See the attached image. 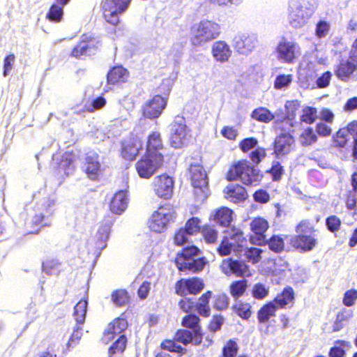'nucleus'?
<instances>
[{
  "instance_id": "1",
  "label": "nucleus",
  "mask_w": 357,
  "mask_h": 357,
  "mask_svg": "<svg viewBox=\"0 0 357 357\" xmlns=\"http://www.w3.org/2000/svg\"><path fill=\"white\" fill-rule=\"evenodd\" d=\"M220 34V26L211 20H202L190 29V42L195 47H200L213 40Z\"/></svg>"
},
{
  "instance_id": "2",
  "label": "nucleus",
  "mask_w": 357,
  "mask_h": 357,
  "mask_svg": "<svg viewBox=\"0 0 357 357\" xmlns=\"http://www.w3.org/2000/svg\"><path fill=\"white\" fill-rule=\"evenodd\" d=\"M262 176L259 171L250 167L246 162H238L233 165L227 174L229 181L240 180L245 185H256Z\"/></svg>"
},
{
  "instance_id": "3",
  "label": "nucleus",
  "mask_w": 357,
  "mask_h": 357,
  "mask_svg": "<svg viewBox=\"0 0 357 357\" xmlns=\"http://www.w3.org/2000/svg\"><path fill=\"white\" fill-rule=\"evenodd\" d=\"M314 11L305 7L302 0H289L287 6V20L294 29H299L305 26L311 18Z\"/></svg>"
},
{
  "instance_id": "4",
  "label": "nucleus",
  "mask_w": 357,
  "mask_h": 357,
  "mask_svg": "<svg viewBox=\"0 0 357 357\" xmlns=\"http://www.w3.org/2000/svg\"><path fill=\"white\" fill-rule=\"evenodd\" d=\"M199 251L197 247L190 246L185 248L181 253H178L175 260L178 270L192 273L202 271L206 265V261L204 258L195 259Z\"/></svg>"
},
{
  "instance_id": "5",
  "label": "nucleus",
  "mask_w": 357,
  "mask_h": 357,
  "mask_svg": "<svg viewBox=\"0 0 357 357\" xmlns=\"http://www.w3.org/2000/svg\"><path fill=\"white\" fill-rule=\"evenodd\" d=\"M176 218V213L173 208L162 206L152 213L148 220L147 225L153 232L162 233L171 223L175 222Z\"/></svg>"
},
{
  "instance_id": "6",
  "label": "nucleus",
  "mask_w": 357,
  "mask_h": 357,
  "mask_svg": "<svg viewBox=\"0 0 357 357\" xmlns=\"http://www.w3.org/2000/svg\"><path fill=\"white\" fill-rule=\"evenodd\" d=\"M246 243L243 231L240 229L232 228L229 237L226 236L222 239L218 252L221 256L228 255L233 252L236 256L241 257Z\"/></svg>"
},
{
  "instance_id": "7",
  "label": "nucleus",
  "mask_w": 357,
  "mask_h": 357,
  "mask_svg": "<svg viewBox=\"0 0 357 357\" xmlns=\"http://www.w3.org/2000/svg\"><path fill=\"white\" fill-rule=\"evenodd\" d=\"M163 164V157L145 153L135 163V167L141 178L149 179L162 168Z\"/></svg>"
},
{
  "instance_id": "8",
  "label": "nucleus",
  "mask_w": 357,
  "mask_h": 357,
  "mask_svg": "<svg viewBox=\"0 0 357 357\" xmlns=\"http://www.w3.org/2000/svg\"><path fill=\"white\" fill-rule=\"evenodd\" d=\"M131 0H103L101 9L105 20L112 25H117L119 17L127 10Z\"/></svg>"
},
{
  "instance_id": "9",
  "label": "nucleus",
  "mask_w": 357,
  "mask_h": 357,
  "mask_svg": "<svg viewBox=\"0 0 357 357\" xmlns=\"http://www.w3.org/2000/svg\"><path fill=\"white\" fill-rule=\"evenodd\" d=\"M171 126V146L175 149H181L186 146L189 143L190 135L185 119L180 116H176Z\"/></svg>"
},
{
  "instance_id": "10",
  "label": "nucleus",
  "mask_w": 357,
  "mask_h": 357,
  "mask_svg": "<svg viewBox=\"0 0 357 357\" xmlns=\"http://www.w3.org/2000/svg\"><path fill=\"white\" fill-rule=\"evenodd\" d=\"M155 195L161 199H168L173 195L174 181L172 177L166 174L155 176L151 183Z\"/></svg>"
},
{
  "instance_id": "11",
  "label": "nucleus",
  "mask_w": 357,
  "mask_h": 357,
  "mask_svg": "<svg viewBox=\"0 0 357 357\" xmlns=\"http://www.w3.org/2000/svg\"><path fill=\"white\" fill-rule=\"evenodd\" d=\"M298 51L299 47L296 43L282 38L278 43L275 54L278 60L285 63H291L296 57Z\"/></svg>"
},
{
  "instance_id": "12",
  "label": "nucleus",
  "mask_w": 357,
  "mask_h": 357,
  "mask_svg": "<svg viewBox=\"0 0 357 357\" xmlns=\"http://www.w3.org/2000/svg\"><path fill=\"white\" fill-rule=\"evenodd\" d=\"M258 44L257 36L252 33L236 36L234 39V47L241 54L248 55Z\"/></svg>"
},
{
  "instance_id": "13",
  "label": "nucleus",
  "mask_w": 357,
  "mask_h": 357,
  "mask_svg": "<svg viewBox=\"0 0 357 357\" xmlns=\"http://www.w3.org/2000/svg\"><path fill=\"white\" fill-rule=\"evenodd\" d=\"M166 105V98L161 96H155L148 100L143 105V116L149 119H157L161 115Z\"/></svg>"
},
{
  "instance_id": "14",
  "label": "nucleus",
  "mask_w": 357,
  "mask_h": 357,
  "mask_svg": "<svg viewBox=\"0 0 357 357\" xmlns=\"http://www.w3.org/2000/svg\"><path fill=\"white\" fill-rule=\"evenodd\" d=\"M250 227L254 234L250 236L252 243L259 245L265 244L267 240L264 234L269 227L268 221L261 217L255 218L250 222Z\"/></svg>"
},
{
  "instance_id": "15",
  "label": "nucleus",
  "mask_w": 357,
  "mask_h": 357,
  "mask_svg": "<svg viewBox=\"0 0 357 357\" xmlns=\"http://www.w3.org/2000/svg\"><path fill=\"white\" fill-rule=\"evenodd\" d=\"M204 287L202 280L197 278L190 279H181L176 284V293L180 296L187 294H197Z\"/></svg>"
},
{
  "instance_id": "16",
  "label": "nucleus",
  "mask_w": 357,
  "mask_h": 357,
  "mask_svg": "<svg viewBox=\"0 0 357 357\" xmlns=\"http://www.w3.org/2000/svg\"><path fill=\"white\" fill-rule=\"evenodd\" d=\"M222 271L227 275L235 274L239 277H248L251 275L248 266L245 263L231 259H227L222 261L220 266Z\"/></svg>"
},
{
  "instance_id": "17",
  "label": "nucleus",
  "mask_w": 357,
  "mask_h": 357,
  "mask_svg": "<svg viewBox=\"0 0 357 357\" xmlns=\"http://www.w3.org/2000/svg\"><path fill=\"white\" fill-rule=\"evenodd\" d=\"M128 327V322L125 319L118 318L109 323L105 330L102 340L104 343L108 344L116 336L124 335L123 333Z\"/></svg>"
},
{
  "instance_id": "18",
  "label": "nucleus",
  "mask_w": 357,
  "mask_h": 357,
  "mask_svg": "<svg viewBox=\"0 0 357 357\" xmlns=\"http://www.w3.org/2000/svg\"><path fill=\"white\" fill-rule=\"evenodd\" d=\"M294 149V139L289 134H282L275 140L274 152L278 157L289 154Z\"/></svg>"
},
{
  "instance_id": "19",
  "label": "nucleus",
  "mask_w": 357,
  "mask_h": 357,
  "mask_svg": "<svg viewBox=\"0 0 357 357\" xmlns=\"http://www.w3.org/2000/svg\"><path fill=\"white\" fill-rule=\"evenodd\" d=\"M291 244L297 250L308 252L316 246L317 238L313 234H298L291 238Z\"/></svg>"
},
{
  "instance_id": "20",
  "label": "nucleus",
  "mask_w": 357,
  "mask_h": 357,
  "mask_svg": "<svg viewBox=\"0 0 357 357\" xmlns=\"http://www.w3.org/2000/svg\"><path fill=\"white\" fill-rule=\"evenodd\" d=\"M128 196L126 190L116 192L109 202V210L116 215H121L128 206Z\"/></svg>"
},
{
  "instance_id": "21",
  "label": "nucleus",
  "mask_w": 357,
  "mask_h": 357,
  "mask_svg": "<svg viewBox=\"0 0 357 357\" xmlns=\"http://www.w3.org/2000/svg\"><path fill=\"white\" fill-rule=\"evenodd\" d=\"M225 197L234 204L243 202L248 198L245 189L239 185L229 184L224 190Z\"/></svg>"
},
{
  "instance_id": "22",
  "label": "nucleus",
  "mask_w": 357,
  "mask_h": 357,
  "mask_svg": "<svg viewBox=\"0 0 357 357\" xmlns=\"http://www.w3.org/2000/svg\"><path fill=\"white\" fill-rule=\"evenodd\" d=\"M211 53L216 61L225 63L230 58L232 51L226 42L218 40L213 44Z\"/></svg>"
},
{
  "instance_id": "23",
  "label": "nucleus",
  "mask_w": 357,
  "mask_h": 357,
  "mask_svg": "<svg viewBox=\"0 0 357 357\" xmlns=\"http://www.w3.org/2000/svg\"><path fill=\"white\" fill-rule=\"evenodd\" d=\"M84 168L86 174L91 179L95 180L98 177L100 169V164L99 156L96 153L90 152L87 154Z\"/></svg>"
},
{
  "instance_id": "24",
  "label": "nucleus",
  "mask_w": 357,
  "mask_h": 357,
  "mask_svg": "<svg viewBox=\"0 0 357 357\" xmlns=\"http://www.w3.org/2000/svg\"><path fill=\"white\" fill-rule=\"evenodd\" d=\"M165 149L160 137V134L157 132L151 133L149 137L146 144V153L150 155H159L164 158Z\"/></svg>"
},
{
  "instance_id": "25",
  "label": "nucleus",
  "mask_w": 357,
  "mask_h": 357,
  "mask_svg": "<svg viewBox=\"0 0 357 357\" xmlns=\"http://www.w3.org/2000/svg\"><path fill=\"white\" fill-rule=\"evenodd\" d=\"M143 143L139 137H134L128 141L124 145L122 155L128 160H132L142 149Z\"/></svg>"
},
{
  "instance_id": "26",
  "label": "nucleus",
  "mask_w": 357,
  "mask_h": 357,
  "mask_svg": "<svg viewBox=\"0 0 357 357\" xmlns=\"http://www.w3.org/2000/svg\"><path fill=\"white\" fill-rule=\"evenodd\" d=\"M233 211L227 207H222L211 215L210 219L223 227H227L233 220Z\"/></svg>"
},
{
  "instance_id": "27",
  "label": "nucleus",
  "mask_w": 357,
  "mask_h": 357,
  "mask_svg": "<svg viewBox=\"0 0 357 357\" xmlns=\"http://www.w3.org/2000/svg\"><path fill=\"white\" fill-rule=\"evenodd\" d=\"M356 62L349 60L342 61L335 70L337 77L342 81H348L356 69Z\"/></svg>"
},
{
  "instance_id": "28",
  "label": "nucleus",
  "mask_w": 357,
  "mask_h": 357,
  "mask_svg": "<svg viewBox=\"0 0 357 357\" xmlns=\"http://www.w3.org/2000/svg\"><path fill=\"white\" fill-rule=\"evenodd\" d=\"M95 41L90 34H84L81 38L80 43L73 49L72 55L78 58L82 55L86 54L89 49L93 45Z\"/></svg>"
},
{
  "instance_id": "29",
  "label": "nucleus",
  "mask_w": 357,
  "mask_h": 357,
  "mask_svg": "<svg viewBox=\"0 0 357 357\" xmlns=\"http://www.w3.org/2000/svg\"><path fill=\"white\" fill-rule=\"evenodd\" d=\"M128 77V72L121 66L114 67L107 74V81L110 84L124 82Z\"/></svg>"
},
{
  "instance_id": "30",
  "label": "nucleus",
  "mask_w": 357,
  "mask_h": 357,
  "mask_svg": "<svg viewBox=\"0 0 357 357\" xmlns=\"http://www.w3.org/2000/svg\"><path fill=\"white\" fill-rule=\"evenodd\" d=\"M192 185H205L207 182L206 174L199 165H192L190 167Z\"/></svg>"
},
{
  "instance_id": "31",
  "label": "nucleus",
  "mask_w": 357,
  "mask_h": 357,
  "mask_svg": "<svg viewBox=\"0 0 357 357\" xmlns=\"http://www.w3.org/2000/svg\"><path fill=\"white\" fill-rule=\"evenodd\" d=\"M278 307L274 303V302H270L268 304L264 305L258 312V319L259 322L264 323L268 321V319L275 316V312Z\"/></svg>"
},
{
  "instance_id": "32",
  "label": "nucleus",
  "mask_w": 357,
  "mask_h": 357,
  "mask_svg": "<svg viewBox=\"0 0 357 357\" xmlns=\"http://www.w3.org/2000/svg\"><path fill=\"white\" fill-rule=\"evenodd\" d=\"M110 229L111 225L109 223L102 224L99 227L96 234L98 248L102 249L106 246V241L109 238Z\"/></svg>"
},
{
  "instance_id": "33",
  "label": "nucleus",
  "mask_w": 357,
  "mask_h": 357,
  "mask_svg": "<svg viewBox=\"0 0 357 357\" xmlns=\"http://www.w3.org/2000/svg\"><path fill=\"white\" fill-rule=\"evenodd\" d=\"M294 298V290L291 287L285 288L281 294L278 295L273 301L280 307H284L293 301Z\"/></svg>"
},
{
  "instance_id": "34",
  "label": "nucleus",
  "mask_w": 357,
  "mask_h": 357,
  "mask_svg": "<svg viewBox=\"0 0 357 357\" xmlns=\"http://www.w3.org/2000/svg\"><path fill=\"white\" fill-rule=\"evenodd\" d=\"M211 297V291H208L199 299L197 304V310L199 314L203 317H208L210 314L209 300Z\"/></svg>"
},
{
  "instance_id": "35",
  "label": "nucleus",
  "mask_w": 357,
  "mask_h": 357,
  "mask_svg": "<svg viewBox=\"0 0 357 357\" xmlns=\"http://www.w3.org/2000/svg\"><path fill=\"white\" fill-rule=\"evenodd\" d=\"M251 116L257 121L269 123L274 119V115L265 107H259L252 111Z\"/></svg>"
},
{
  "instance_id": "36",
  "label": "nucleus",
  "mask_w": 357,
  "mask_h": 357,
  "mask_svg": "<svg viewBox=\"0 0 357 357\" xmlns=\"http://www.w3.org/2000/svg\"><path fill=\"white\" fill-rule=\"evenodd\" d=\"M328 353L329 357H344L345 351L344 348L350 347L351 344L349 342L345 340H336Z\"/></svg>"
},
{
  "instance_id": "37",
  "label": "nucleus",
  "mask_w": 357,
  "mask_h": 357,
  "mask_svg": "<svg viewBox=\"0 0 357 357\" xmlns=\"http://www.w3.org/2000/svg\"><path fill=\"white\" fill-rule=\"evenodd\" d=\"M331 29V24L330 22L326 20H319L314 29V35L319 39L326 38L330 33Z\"/></svg>"
},
{
  "instance_id": "38",
  "label": "nucleus",
  "mask_w": 357,
  "mask_h": 357,
  "mask_svg": "<svg viewBox=\"0 0 357 357\" xmlns=\"http://www.w3.org/2000/svg\"><path fill=\"white\" fill-rule=\"evenodd\" d=\"M87 304L86 300H81L75 306L73 315L77 324H82L84 323L87 310Z\"/></svg>"
},
{
  "instance_id": "39",
  "label": "nucleus",
  "mask_w": 357,
  "mask_h": 357,
  "mask_svg": "<svg viewBox=\"0 0 357 357\" xmlns=\"http://www.w3.org/2000/svg\"><path fill=\"white\" fill-rule=\"evenodd\" d=\"M301 104L298 100H288L285 103V109L287 112L286 122L289 123L291 126H293L292 121L294 120L296 112L300 107Z\"/></svg>"
},
{
  "instance_id": "40",
  "label": "nucleus",
  "mask_w": 357,
  "mask_h": 357,
  "mask_svg": "<svg viewBox=\"0 0 357 357\" xmlns=\"http://www.w3.org/2000/svg\"><path fill=\"white\" fill-rule=\"evenodd\" d=\"M261 252L262 250L261 249L257 248H245L244 246L242 256L243 255L249 262H251L252 264H257L261 259Z\"/></svg>"
},
{
  "instance_id": "41",
  "label": "nucleus",
  "mask_w": 357,
  "mask_h": 357,
  "mask_svg": "<svg viewBox=\"0 0 357 357\" xmlns=\"http://www.w3.org/2000/svg\"><path fill=\"white\" fill-rule=\"evenodd\" d=\"M201 234L207 243H214L218 236V231L213 227L206 225L202 227Z\"/></svg>"
},
{
  "instance_id": "42",
  "label": "nucleus",
  "mask_w": 357,
  "mask_h": 357,
  "mask_svg": "<svg viewBox=\"0 0 357 357\" xmlns=\"http://www.w3.org/2000/svg\"><path fill=\"white\" fill-rule=\"evenodd\" d=\"M201 220L197 217L190 218L185 223L183 228L190 236L197 235L201 230Z\"/></svg>"
},
{
  "instance_id": "43",
  "label": "nucleus",
  "mask_w": 357,
  "mask_h": 357,
  "mask_svg": "<svg viewBox=\"0 0 357 357\" xmlns=\"http://www.w3.org/2000/svg\"><path fill=\"white\" fill-rule=\"evenodd\" d=\"M63 7L60 4H53L47 14V18L56 23L61 22L63 15Z\"/></svg>"
},
{
  "instance_id": "44",
  "label": "nucleus",
  "mask_w": 357,
  "mask_h": 357,
  "mask_svg": "<svg viewBox=\"0 0 357 357\" xmlns=\"http://www.w3.org/2000/svg\"><path fill=\"white\" fill-rule=\"evenodd\" d=\"M247 287L246 280L236 281L230 285V294L234 298H239L244 294Z\"/></svg>"
},
{
  "instance_id": "45",
  "label": "nucleus",
  "mask_w": 357,
  "mask_h": 357,
  "mask_svg": "<svg viewBox=\"0 0 357 357\" xmlns=\"http://www.w3.org/2000/svg\"><path fill=\"white\" fill-rule=\"evenodd\" d=\"M317 118V110L314 107H305L302 110L301 120L307 124L313 123Z\"/></svg>"
},
{
  "instance_id": "46",
  "label": "nucleus",
  "mask_w": 357,
  "mask_h": 357,
  "mask_svg": "<svg viewBox=\"0 0 357 357\" xmlns=\"http://www.w3.org/2000/svg\"><path fill=\"white\" fill-rule=\"evenodd\" d=\"M299 141L303 146L311 145L317 141V135L312 128H307L301 134Z\"/></svg>"
},
{
  "instance_id": "47",
  "label": "nucleus",
  "mask_w": 357,
  "mask_h": 357,
  "mask_svg": "<svg viewBox=\"0 0 357 357\" xmlns=\"http://www.w3.org/2000/svg\"><path fill=\"white\" fill-rule=\"evenodd\" d=\"M194 188V195L197 202H204L209 195L208 183L205 185H192Z\"/></svg>"
},
{
  "instance_id": "48",
  "label": "nucleus",
  "mask_w": 357,
  "mask_h": 357,
  "mask_svg": "<svg viewBox=\"0 0 357 357\" xmlns=\"http://www.w3.org/2000/svg\"><path fill=\"white\" fill-rule=\"evenodd\" d=\"M269 292V288L261 283H257L253 285L252 289V296L258 300L266 298Z\"/></svg>"
},
{
  "instance_id": "49",
  "label": "nucleus",
  "mask_w": 357,
  "mask_h": 357,
  "mask_svg": "<svg viewBox=\"0 0 357 357\" xmlns=\"http://www.w3.org/2000/svg\"><path fill=\"white\" fill-rule=\"evenodd\" d=\"M292 80L291 75H280L275 78L274 86L276 89H286L289 86Z\"/></svg>"
},
{
  "instance_id": "50",
  "label": "nucleus",
  "mask_w": 357,
  "mask_h": 357,
  "mask_svg": "<svg viewBox=\"0 0 357 357\" xmlns=\"http://www.w3.org/2000/svg\"><path fill=\"white\" fill-rule=\"evenodd\" d=\"M112 299L116 305L122 306L128 302L129 296L126 290L119 289L113 292Z\"/></svg>"
},
{
  "instance_id": "51",
  "label": "nucleus",
  "mask_w": 357,
  "mask_h": 357,
  "mask_svg": "<svg viewBox=\"0 0 357 357\" xmlns=\"http://www.w3.org/2000/svg\"><path fill=\"white\" fill-rule=\"evenodd\" d=\"M237 314L243 319H248L252 314L251 306L248 303L238 302L234 306Z\"/></svg>"
},
{
  "instance_id": "52",
  "label": "nucleus",
  "mask_w": 357,
  "mask_h": 357,
  "mask_svg": "<svg viewBox=\"0 0 357 357\" xmlns=\"http://www.w3.org/2000/svg\"><path fill=\"white\" fill-rule=\"evenodd\" d=\"M127 339L126 335H120L115 342L109 347V352L111 354L121 353L126 347Z\"/></svg>"
},
{
  "instance_id": "53",
  "label": "nucleus",
  "mask_w": 357,
  "mask_h": 357,
  "mask_svg": "<svg viewBox=\"0 0 357 357\" xmlns=\"http://www.w3.org/2000/svg\"><path fill=\"white\" fill-rule=\"evenodd\" d=\"M296 231L298 234H313L315 229L314 225L309 220H302L296 226Z\"/></svg>"
},
{
  "instance_id": "54",
  "label": "nucleus",
  "mask_w": 357,
  "mask_h": 357,
  "mask_svg": "<svg viewBox=\"0 0 357 357\" xmlns=\"http://www.w3.org/2000/svg\"><path fill=\"white\" fill-rule=\"evenodd\" d=\"M60 263L55 259L46 260L43 264V269L48 275L56 273L59 271Z\"/></svg>"
},
{
  "instance_id": "55",
  "label": "nucleus",
  "mask_w": 357,
  "mask_h": 357,
  "mask_svg": "<svg viewBox=\"0 0 357 357\" xmlns=\"http://www.w3.org/2000/svg\"><path fill=\"white\" fill-rule=\"evenodd\" d=\"M357 300V290L351 289L344 294L342 303L347 307H351L355 305Z\"/></svg>"
},
{
  "instance_id": "56",
  "label": "nucleus",
  "mask_w": 357,
  "mask_h": 357,
  "mask_svg": "<svg viewBox=\"0 0 357 357\" xmlns=\"http://www.w3.org/2000/svg\"><path fill=\"white\" fill-rule=\"evenodd\" d=\"M268 246L271 250L279 252L284 248V241L279 236H273L269 240Z\"/></svg>"
},
{
  "instance_id": "57",
  "label": "nucleus",
  "mask_w": 357,
  "mask_h": 357,
  "mask_svg": "<svg viewBox=\"0 0 357 357\" xmlns=\"http://www.w3.org/2000/svg\"><path fill=\"white\" fill-rule=\"evenodd\" d=\"M238 345L234 340H229L223 348L224 357H235L238 351Z\"/></svg>"
},
{
  "instance_id": "58",
  "label": "nucleus",
  "mask_w": 357,
  "mask_h": 357,
  "mask_svg": "<svg viewBox=\"0 0 357 357\" xmlns=\"http://www.w3.org/2000/svg\"><path fill=\"white\" fill-rule=\"evenodd\" d=\"M190 234L183 229H179L174 235V243L177 245H183L188 241Z\"/></svg>"
},
{
  "instance_id": "59",
  "label": "nucleus",
  "mask_w": 357,
  "mask_h": 357,
  "mask_svg": "<svg viewBox=\"0 0 357 357\" xmlns=\"http://www.w3.org/2000/svg\"><path fill=\"white\" fill-rule=\"evenodd\" d=\"M350 136L344 128L340 129L337 132L335 138L337 146L344 147L349 139Z\"/></svg>"
},
{
  "instance_id": "60",
  "label": "nucleus",
  "mask_w": 357,
  "mask_h": 357,
  "mask_svg": "<svg viewBox=\"0 0 357 357\" xmlns=\"http://www.w3.org/2000/svg\"><path fill=\"white\" fill-rule=\"evenodd\" d=\"M353 317V312L350 310L343 309L338 312L337 315V319L335 326V331H338L341 328L337 326L338 324H341L343 321H348Z\"/></svg>"
},
{
  "instance_id": "61",
  "label": "nucleus",
  "mask_w": 357,
  "mask_h": 357,
  "mask_svg": "<svg viewBox=\"0 0 357 357\" xmlns=\"http://www.w3.org/2000/svg\"><path fill=\"white\" fill-rule=\"evenodd\" d=\"M176 340L187 344L192 340V333L187 330L178 331L175 336Z\"/></svg>"
},
{
  "instance_id": "62",
  "label": "nucleus",
  "mask_w": 357,
  "mask_h": 357,
  "mask_svg": "<svg viewBox=\"0 0 357 357\" xmlns=\"http://www.w3.org/2000/svg\"><path fill=\"white\" fill-rule=\"evenodd\" d=\"M258 142L257 139L254 137H249L242 140L239 144L240 149L243 152H248L257 144Z\"/></svg>"
},
{
  "instance_id": "63",
  "label": "nucleus",
  "mask_w": 357,
  "mask_h": 357,
  "mask_svg": "<svg viewBox=\"0 0 357 357\" xmlns=\"http://www.w3.org/2000/svg\"><path fill=\"white\" fill-rule=\"evenodd\" d=\"M266 155V150L263 148H257L253 151L250 154L251 160L255 163L259 164Z\"/></svg>"
},
{
  "instance_id": "64",
  "label": "nucleus",
  "mask_w": 357,
  "mask_h": 357,
  "mask_svg": "<svg viewBox=\"0 0 357 357\" xmlns=\"http://www.w3.org/2000/svg\"><path fill=\"white\" fill-rule=\"evenodd\" d=\"M228 305V298L224 294L217 295L214 303V307L220 310L226 309Z\"/></svg>"
}]
</instances>
